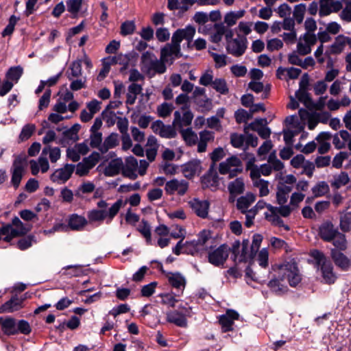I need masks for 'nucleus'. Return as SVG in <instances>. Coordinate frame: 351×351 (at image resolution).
<instances>
[{
	"instance_id": "1",
	"label": "nucleus",
	"mask_w": 351,
	"mask_h": 351,
	"mask_svg": "<svg viewBox=\"0 0 351 351\" xmlns=\"http://www.w3.org/2000/svg\"><path fill=\"white\" fill-rule=\"evenodd\" d=\"M304 194L300 192H295L291 195L289 204L279 207L269 206L268 211L265 212L264 214L265 219L271 224L278 227H282L286 230H289V227L284 223L280 217H289L291 212L304 200Z\"/></svg>"
},
{
	"instance_id": "2",
	"label": "nucleus",
	"mask_w": 351,
	"mask_h": 351,
	"mask_svg": "<svg viewBox=\"0 0 351 351\" xmlns=\"http://www.w3.org/2000/svg\"><path fill=\"white\" fill-rule=\"evenodd\" d=\"M124 204L123 201L119 199L108 208V204L105 200H99L97 203V208L87 212L88 223L101 225L104 220L107 223H111Z\"/></svg>"
},
{
	"instance_id": "3",
	"label": "nucleus",
	"mask_w": 351,
	"mask_h": 351,
	"mask_svg": "<svg viewBox=\"0 0 351 351\" xmlns=\"http://www.w3.org/2000/svg\"><path fill=\"white\" fill-rule=\"evenodd\" d=\"M214 239L211 237L209 230H203L201 231L197 239L191 241H186V245L191 247L190 254L194 255L195 253L208 251L213 248Z\"/></svg>"
},
{
	"instance_id": "4",
	"label": "nucleus",
	"mask_w": 351,
	"mask_h": 351,
	"mask_svg": "<svg viewBox=\"0 0 351 351\" xmlns=\"http://www.w3.org/2000/svg\"><path fill=\"white\" fill-rule=\"evenodd\" d=\"M280 280L285 279L291 287L297 286L301 281V276L297 264L293 261L287 262L280 268Z\"/></svg>"
},
{
	"instance_id": "5",
	"label": "nucleus",
	"mask_w": 351,
	"mask_h": 351,
	"mask_svg": "<svg viewBox=\"0 0 351 351\" xmlns=\"http://www.w3.org/2000/svg\"><path fill=\"white\" fill-rule=\"evenodd\" d=\"M347 7L348 0H320L319 15L323 17L332 13H340Z\"/></svg>"
},
{
	"instance_id": "6",
	"label": "nucleus",
	"mask_w": 351,
	"mask_h": 351,
	"mask_svg": "<svg viewBox=\"0 0 351 351\" xmlns=\"http://www.w3.org/2000/svg\"><path fill=\"white\" fill-rule=\"evenodd\" d=\"M191 307L180 305L177 310L167 313V321L179 327H186V317L191 315Z\"/></svg>"
},
{
	"instance_id": "7",
	"label": "nucleus",
	"mask_w": 351,
	"mask_h": 351,
	"mask_svg": "<svg viewBox=\"0 0 351 351\" xmlns=\"http://www.w3.org/2000/svg\"><path fill=\"white\" fill-rule=\"evenodd\" d=\"M189 188V183L184 179L173 178L165 183V191L169 195H184Z\"/></svg>"
},
{
	"instance_id": "8",
	"label": "nucleus",
	"mask_w": 351,
	"mask_h": 351,
	"mask_svg": "<svg viewBox=\"0 0 351 351\" xmlns=\"http://www.w3.org/2000/svg\"><path fill=\"white\" fill-rule=\"evenodd\" d=\"M208 262L216 267L222 266L226 261L230 248L226 244L221 245L216 249L209 250Z\"/></svg>"
},
{
	"instance_id": "9",
	"label": "nucleus",
	"mask_w": 351,
	"mask_h": 351,
	"mask_svg": "<svg viewBox=\"0 0 351 351\" xmlns=\"http://www.w3.org/2000/svg\"><path fill=\"white\" fill-rule=\"evenodd\" d=\"M25 172V162L21 157H17L13 162L10 169L12 175L10 184L15 189L20 186L21 180Z\"/></svg>"
},
{
	"instance_id": "10",
	"label": "nucleus",
	"mask_w": 351,
	"mask_h": 351,
	"mask_svg": "<svg viewBox=\"0 0 351 351\" xmlns=\"http://www.w3.org/2000/svg\"><path fill=\"white\" fill-rule=\"evenodd\" d=\"M75 165L65 164L62 167L56 169L50 176L51 182L58 184L66 183L75 171Z\"/></svg>"
},
{
	"instance_id": "11",
	"label": "nucleus",
	"mask_w": 351,
	"mask_h": 351,
	"mask_svg": "<svg viewBox=\"0 0 351 351\" xmlns=\"http://www.w3.org/2000/svg\"><path fill=\"white\" fill-rule=\"evenodd\" d=\"M219 170L221 174L229 173L230 178L234 177L242 171L241 161L237 156H231L219 164Z\"/></svg>"
},
{
	"instance_id": "12",
	"label": "nucleus",
	"mask_w": 351,
	"mask_h": 351,
	"mask_svg": "<svg viewBox=\"0 0 351 351\" xmlns=\"http://www.w3.org/2000/svg\"><path fill=\"white\" fill-rule=\"evenodd\" d=\"M317 42L315 34L305 33L300 36L297 44V51L300 55L305 56L311 53L312 47Z\"/></svg>"
},
{
	"instance_id": "13",
	"label": "nucleus",
	"mask_w": 351,
	"mask_h": 351,
	"mask_svg": "<svg viewBox=\"0 0 351 351\" xmlns=\"http://www.w3.org/2000/svg\"><path fill=\"white\" fill-rule=\"evenodd\" d=\"M247 48V39L244 36L238 35L236 38L232 40L226 44V50L235 57L242 56Z\"/></svg>"
},
{
	"instance_id": "14",
	"label": "nucleus",
	"mask_w": 351,
	"mask_h": 351,
	"mask_svg": "<svg viewBox=\"0 0 351 351\" xmlns=\"http://www.w3.org/2000/svg\"><path fill=\"white\" fill-rule=\"evenodd\" d=\"M262 175L265 176H269L272 171H278L284 168L283 163L277 158L276 152L270 153L267 159V163L261 165L259 167Z\"/></svg>"
},
{
	"instance_id": "15",
	"label": "nucleus",
	"mask_w": 351,
	"mask_h": 351,
	"mask_svg": "<svg viewBox=\"0 0 351 351\" xmlns=\"http://www.w3.org/2000/svg\"><path fill=\"white\" fill-rule=\"evenodd\" d=\"M180 45L177 43H173L167 44L163 48L161 49L160 56L161 59L166 62H171L176 58H178L181 56L180 53Z\"/></svg>"
},
{
	"instance_id": "16",
	"label": "nucleus",
	"mask_w": 351,
	"mask_h": 351,
	"mask_svg": "<svg viewBox=\"0 0 351 351\" xmlns=\"http://www.w3.org/2000/svg\"><path fill=\"white\" fill-rule=\"evenodd\" d=\"M195 34V28L191 25H188L185 28L177 29L173 34L171 39L173 43H177L179 45L183 40H185L187 41L188 47H189Z\"/></svg>"
},
{
	"instance_id": "17",
	"label": "nucleus",
	"mask_w": 351,
	"mask_h": 351,
	"mask_svg": "<svg viewBox=\"0 0 351 351\" xmlns=\"http://www.w3.org/2000/svg\"><path fill=\"white\" fill-rule=\"evenodd\" d=\"M182 115H181L180 112L178 110L174 112L173 125L178 130H184V127L190 125L193 119V114L191 110L185 108H182Z\"/></svg>"
},
{
	"instance_id": "18",
	"label": "nucleus",
	"mask_w": 351,
	"mask_h": 351,
	"mask_svg": "<svg viewBox=\"0 0 351 351\" xmlns=\"http://www.w3.org/2000/svg\"><path fill=\"white\" fill-rule=\"evenodd\" d=\"M190 208L198 217L205 219L208 215L210 203L206 199L193 198L189 202Z\"/></svg>"
},
{
	"instance_id": "19",
	"label": "nucleus",
	"mask_w": 351,
	"mask_h": 351,
	"mask_svg": "<svg viewBox=\"0 0 351 351\" xmlns=\"http://www.w3.org/2000/svg\"><path fill=\"white\" fill-rule=\"evenodd\" d=\"M240 242L236 241L232 246V252L234 256V261L239 263L247 262L249 259L253 258L256 254H251V248L242 247L241 252L239 253Z\"/></svg>"
},
{
	"instance_id": "20",
	"label": "nucleus",
	"mask_w": 351,
	"mask_h": 351,
	"mask_svg": "<svg viewBox=\"0 0 351 351\" xmlns=\"http://www.w3.org/2000/svg\"><path fill=\"white\" fill-rule=\"evenodd\" d=\"M202 171L201 162L199 160H192L182 166V173L188 179H192L198 176Z\"/></svg>"
},
{
	"instance_id": "21",
	"label": "nucleus",
	"mask_w": 351,
	"mask_h": 351,
	"mask_svg": "<svg viewBox=\"0 0 351 351\" xmlns=\"http://www.w3.org/2000/svg\"><path fill=\"white\" fill-rule=\"evenodd\" d=\"M220 184V179L217 172L214 169H210L202 178V184L204 188L216 191Z\"/></svg>"
},
{
	"instance_id": "22",
	"label": "nucleus",
	"mask_w": 351,
	"mask_h": 351,
	"mask_svg": "<svg viewBox=\"0 0 351 351\" xmlns=\"http://www.w3.org/2000/svg\"><path fill=\"white\" fill-rule=\"evenodd\" d=\"M239 313L234 310H228L226 314L220 316L219 324L223 332H226L232 330V326L234 320L239 319Z\"/></svg>"
},
{
	"instance_id": "23",
	"label": "nucleus",
	"mask_w": 351,
	"mask_h": 351,
	"mask_svg": "<svg viewBox=\"0 0 351 351\" xmlns=\"http://www.w3.org/2000/svg\"><path fill=\"white\" fill-rule=\"evenodd\" d=\"M331 258L338 267L343 271H347L350 266V260L341 251L331 249Z\"/></svg>"
},
{
	"instance_id": "24",
	"label": "nucleus",
	"mask_w": 351,
	"mask_h": 351,
	"mask_svg": "<svg viewBox=\"0 0 351 351\" xmlns=\"http://www.w3.org/2000/svg\"><path fill=\"white\" fill-rule=\"evenodd\" d=\"M138 161L133 157H128L125 160V164L123 165V175L131 180H135L137 176Z\"/></svg>"
},
{
	"instance_id": "25",
	"label": "nucleus",
	"mask_w": 351,
	"mask_h": 351,
	"mask_svg": "<svg viewBox=\"0 0 351 351\" xmlns=\"http://www.w3.org/2000/svg\"><path fill=\"white\" fill-rule=\"evenodd\" d=\"M228 189L230 193L229 201L234 202L235 197L243 193L245 191V184L243 179L237 178L234 180L230 182L228 185Z\"/></svg>"
},
{
	"instance_id": "26",
	"label": "nucleus",
	"mask_w": 351,
	"mask_h": 351,
	"mask_svg": "<svg viewBox=\"0 0 351 351\" xmlns=\"http://www.w3.org/2000/svg\"><path fill=\"white\" fill-rule=\"evenodd\" d=\"M339 232L338 230L334 225L329 221L322 223L319 230L320 237L325 241H332L337 234Z\"/></svg>"
},
{
	"instance_id": "27",
	"label": "nucleus",
	"mask_w": 351,
	"mask_h": 351,
	"mask_svg": "<svg viewBox=\"0 0 351 351\" xmlns=\"http://www.w3.org/2000/svg\"><path fill=\"white\" fill-rule=\"evenodd\" d=\"M255 199L256 195L252 193H247L245 195L241 196L237 199V207L242 213L245 215V221L250 210L249 207L255 202Z\"/></svg>"
},
{
	"instance_id": "28",
	"label": "nucleus",
	"mask_w": 351,
	"mask_h": 351,
	"mask_svg": "<svg viewBox=\"0 0 351 351\" xmlns=\"http://www.w3.org/2000/svg\"><path fill=\"white\" fill-rule=\"evenodd\" d=\"M1 330L6 335L17 334L16 322L14 318L7 317H0Z\"/></svg>"
},
{
	"instance_id": "29",
	"label": "nucleus",
	"mask_w": 351,
	"mask_h": 351,
	"mask_svg": "<svg viewBox=\"0 0 351 351\" xmlns=\"http://www.w3.org/2000/svg\"><path fill=\"white\" fill-rule=\"evenodd\" d=\"M267 120L265 119H256L249 125L248 128L253 131L257 132L261 138L266 139L269 137L271 134L269 128L264 126Z\"/></svg>"
},
{
	"instance_id": "30",
	"label": "nucleus",
	"mask_w": 351,
	"mask_h": 351,
	"mask_svg": "<svg viewBox=\"0 0 351 351\" xmlns=\"http://www.w3.org/2000/svg\"><path fill=\"white\" fill-rule=\"evenodd\" d=\"M87 224L88 221L84 216L72 214L69 217L68 226L72 230H82Z\"/></svg>"
},
{
	"instance_id": "31",
	"label": "nucleus",
	"mask_w": 351,
	"mask_h": 351,
	"mask_svg": "<svg viewBox=\"0 0 351 351\" xmlns=\"http://www.w3.org/2000/svg\"><path fill=\"white\" fill-rule=\"evenodd\" d=\"M332 135L328 132H322L317 137L316 141L319 144L318 152L321 154L328 152L330 147V141Z\"/></svg>"
},
{
	"instance_id": "32",
	"label": "nucleus",
	"mask_w": 351,
	"mask_h": 351,
	"mask_svg": "<svg viewBox=\"0 0 351 351\" xmlns=\"http://www.w3.org/2000/svg\"><path fill=\"white\" fill-rule=\"evenodd\" d=\"M143 90V84L138 83H131L128 87L125 103L128 105H133L137 98V95Z\"/></svg>"
},
{
	"instance_id": "33",
	"label": "nucleus",
	"mask_w": 351,
	"mask_h": 351,
	"mask_svg": "<svg viewBox=\"0 0 351 351\" xmlns=\"http://www.w3.org/2000/svg\"><path fill=\"white\" fill-rule=\"evenodd\" d=\"M293 187L284 184H278L276 191V201L280 206H286Z\"/></svg>"
},
{
	"instance_id": "34",
	"label": "nucleus",
	"mask_w": 351,
	"mask_h": 351,
	"mask_svg": "<svg viewBox=\"0 0 351 351\" xmlns=\"http://www.w3.org/2000/svg\"><path fill=\"white\" fill-rule=\"evenodd\" d=\"M346 45H349L351 47V38L344 36L343 35L338 36L330 47V51L332 53H340L344 49Z\"/></svg>"
},
{
	"instance_id": "35",
	"label": "nucleus",
	"mask_w": 351,
	"mask_h": 351,
	"mask_svg": "<svg viewBox=\"0 0 351 351\" xmlns=\"http://www.w3.org/2000/svg\"><path fill=\"white\" fill-rule=\"evenodd\" d=\"M322 276L326 283L332 284L336 280V275L333 272V266L330 261L324 263L320 267Z\"/></svg>"
},
{
	"instance_id": "36",
	"label": "nucleus",
	"mask_w": 351,
	"mask_h": 351,
	"mask_svg": "<svg viewBox=\"0 0 351 351\" xmlns=\"http://www.w3.org/2000/svg\"><path fill=\"white\" fill-rule=\"evenodd\" d=\"M123 163L121 158L112 160L106 167L104 173L108 176H114L123 171Z\"/></svg>"
},
{
	"instance_id": "37",
	"label": "nucleus",
	"mask_w": 351,
	"mask_h": 351,
	"mask_svg": "<svg viewBox=\"0 0 351 351\" xmlns=\"http://www.w3.org/2000/svg\"><path fill=\"white\" fill-rule=\"evenodd\" d=\"M271 206V204H267L263 200L258 201L254 207L250 209L247 215V220L245 222V225L250 228L252 223H253V219H254V217L256 216L258 210H262L265 208H267V211H268V206Z\"/></svg>"
},
{
	"instance_id": "38",
	"label": "nucleus",
	"mask_w": 351,
	"mask_h": 351,
	"mask_svg": "<svg viewBox=\"0 0 351 351\" xmlns=\"http://www.w3.org/2000/svg\"><path fill=\"white\" fill-rule=\"evenodd\" d=\"M22 300L13 297L1 306L0 313H12L18 311L22 308Z\"/></svg>"
},
{
	"instance_id": "39",
	"label": "nucleus",
	"mask_w": 351,
	"mask_h": 351,
	"mask_svg": "<svg viewBox=\"0 0 351 351\" xmlns=\"http://www.w3.org/2000/svg\"><path fill=\"white\" fill-rule=\"evenodd\" d=\"M119 144V136L117 133H112L106 137L99 147L102 154L106 153L110 149L114 148Z\"/></svg>"
},
{
	"instance_id": "40",
	"label": "nucleus",
	"mask_w": 351,
	"mask_h": 351,
	"mask_svg": "<svg viewBox=\"0 0 351 351\" xmlns=\"http://www.w3.org/2000/svg\"><path fill=\"white\" fill-rule=\"evenodd\" d=\"M226 32V26L220 23L213 25V31L210 35V40L214 43H219Z\"/></svg>"
},
{
	"instance_id": "41",
	"label": "nucleus",
	"mask_w": 351,
	"mask_h": 351,
	"mask_svg": "<svg viewBox=\"0 0 351 351\" xmlns=\"http://www.w3.org/2000/svg\"><path fill=\"white\" fill-rule=\"evenodd\" d=\"M66 74L69 80L80 77L82 74L81 61L75 60L71 62Z\"/></svg>"
},
{
	"instance_id": "42",
	"label": "nucleus",
	"mask_w": 351,
	"mask_h": 351,
	"mask_svg": "<svg viewBox=\"0 0 351 351\" xmlns=\"http://www.w3.org/2000/svg\"><path fill=\"white\" fill-rule=\"evenodd\" d=\"M169 284L176 289H184L186 285L185 278L179 273L171 274L168 277Z\"/></svg>"
},
{
	"instance_id": "43",
	"label": "nucleus",
	"mask_w": 351,
	"mask_h": 351,
	"mask_svg": "<svg viewBox=\"0 0 351 351\" xmlns=\"http://www.w3.org/2000/svg\"><path fill=\"white\" fill-rule=\"evenodd\" d=\"M47 154H49L50 161L55 163L60 159L61 151L59 147H52L50 145H47L43 148L42 155H47Z\"/></svg>"
},
{
	"instance_id": "44",
	"label": "nucleus",
	"mask_w": 351,
	"mask_h": 351,
	"mask_svg": "<svg viewBox=\"0 0 351 351\" xmlns=\"http://www.w3.org/2000/svg\"><path fill=\"white\" fill-rule=\"evenodd\" d=\"M183 139L188 145H194L197 142V136L191 128L179 130Z\"/></svg>"
},
{
	"instance_id": "45",
	"label": "nucleus",
	"mask_w": 351,
	"mask_h": 351,
	"mask_svg": "<svg viewBox=\"0 0 351 351\" xmlns=\"http://www.w3.org/2000/svg\"><path fill=\"white\" fill-rule=\"evenodd\" d=\"M18 232L14 230L10 224H5L1 227V239L5 242H10L16 237H18Z\"/></svg>"
},
{
	"instance_id": "46",
	"label": "nucleus",
	"mask_w": 351,
	"mask_h": 351,
	"mask_svg": "<svg viewBox=\"0 0 351 351\" xmlns=\"http://www.w3.org/2000/svg\"><path fill=\"white\" fill-rule=\"evenodd\" d=\"M244 14V10L229 12L224 16V23H226L228 27H232L236 24L238 19L243 16Z\"/></svg>"
},
{
	"instance_id": "47",
	"label": "nucleus",
	"mask_w": 351,
	"mask_h": 351,
	"mask_svg": "<svg viewBox=\"0 0 351 351\" xmlns=\"http://www.w3.org/2000/svg\"><path fill=\"white\" fill-rule=\"evenodd\" d=\"M156 59L154 54L149 51L143 53L141 56V64L143 69L150 73V69L153 66V63Z\"/></svg>"
},
{
	"instance_id": "48",
	"label": "nucleus",
	"mask_w": 351,
	"mask_h": 351,
	"mask_svg": "<svg viewBox=\"0 0 351 351\" xmlns=\"http://www.w3.org/2000/svg\"><path fill=\"white\" fill-rule=\"evenodd\" d=\"M335 249L339 251H344L347 249L348 243L345 234L338 232L337 236L332 240Z\"/></svg>"
},
{
	"instance_id": "49",
	"label": "nucleus",
	"mask_w": 351,
	"mask_h": 351,
	"mask_svg": "<svg viewBox=\"0 0 351 351\" xmlns=\"http://www.w3.org/2000/svg\"><path fill=\"white\" fill-rule=\"evenodd\" d=\"M339 226L345 232L351 230V212H346L341 215Z\"/></svg>"
},
{
	"instance_id": "50",
	"label": "nucleus",
	"mask_w": 351,
	"mask_h": 351,
	"mask_svg": "<svg viewBox=\"0 0 351 351\" xmlns=\"http://www.w3.org/2000/svg\"><path fill=\"white\" fill-rule=\"evenodd\" d=\"M213 88L221 95H226L229 92L226 82L224 79L217 78L212 83Z\"/></svg>"
},
{
	"instance_id": "51",
	"label": "nucleus",
	"mask_w": 351,
	"mask_h": 351,
	"mask_svg": "<svg viewBox=\"0 0 351 351\" xmlns=\"http://www.w3.org/2000/svg\"><path fill=\"white\" fill-rule=\"evenodd\" d=\"M306 10V7L304 3L298 4L294 7L293 15L294 20L298 23L300 24L302 23Z\"/></svg>"
},
{
	"instance_id": "52",
	"label": "nucleus",
	"mask_w": 351,
	"mask_h": 351,
	"mask_svg": "<svg viewBox=\"0 0 351 351\" xmlns=\"http://www.w3.org/2000/svg\"><path fill=\"white\" fill-rule=\"evenodd\" d=\"M269 182L265 180H258L253 184L254 186L258 189L261 197L267 196L269 193Z\"/></svg>"
},
{
	"instance_id": "53",
	"label": "nucleus",
	"mask_w": 351,
	"mask_h": 351,
	"mask_svg": "<svg viewBox=\"0 0 351 351\" xmlns=\"http://www.w3.org/2000/svg\"><path fill=\"white\" fill-rule=\"evenodd\" d=\"M138 230L141 233V234L146 239V242L147 244L151 243V228L149 224L143 220L141 223L138 225Z\"/></svg>"
},
{
	"instance_id": "54",
	"label": "nucleus",
	"mask_w": 351,
	"mask_h": 351,
	"mask_svg": "<svg viewBox=\"0 0 351 351\" xmlns=\"http://www.w3.org/2000/svg\"><path fill=\"white\" fill-rule=\"evenodd\" d=\"M256 261L262 268H267L269 265V252L266 248L262 249L257 254Z\"/></svg>"
},
{
	"instance_id": "55",
	"label": "nucleus",
	"mask_w": 351,
	"mask_h": 351,
	"mask_svg": "<svg viewBox=\"0 0 351 351\" xmlns=\"http://www.w3.org/2000/svg\"><path fill=\"white\" fill-rule=\"evenodd\" d=\"M23 73V69L18 66L11 67L6 73L8 80H12L15 82L19 80Z\"/></svg>"
},
{
	"instance_id": "56",
	"label": "nucleus",
	"mask_w": 351,
	"mask_h": 351,
	"mask_svg": "<svg viewBox=\"0 0 351 351\" xmlns=\"http://www.w3.org/2000/svg\"><path fill=\"white\" fill-rule=\"evenodd\" d=\"M349 182V177L346 173L342 172L334 178L332 186L336 189L345 186Z\"/></svg>"
},
{
	"instance_id": "57",
	"label": "nucleus",
	"mask_w": 351,
	"mask_h": 351,
	"mask_svg": "<svg viewBox=\"0 0 351 351\" xmlns=\"http://www.w3.org/2000/svg\"><path fill=\"white\" fill-rule=\"evenodd\" d=\"M295 97L298 101L303 103L306 107H308L311 104V97L305 88H300L296 91Z\"/></svg>"
},
{
	"instance_id": "58",
	"label": "nucleus",
	"mask_w": 351,
	"mask_h": 351,
	"mask_svg": "<svg viewBox=\"0 0 351 351\" xmlns=\"http://www.w3.org/2000/svg\"><path fill=\"white\" fill-rule=\"evenodd\" d=\"M100 158V154L97 152H93L88 157L84 158L82 161L85 162L88 168L90 170L98 163Z\"/></svg>"
},
{
	"instance_id": "59",
	"label": "nucleus",
	"mask_w": 351,
	"mask_h": 351,
	"mask_svg": "<svg viewBox=\"0 0 351 351\" xmlns=\"http://www.w3.org/2000/svg\"><path fill=\"white\" fill-rule=\"evenodd\" d=\"M19 20V17L16 16L15 15H12L9 19V23L8 25L5 27L2 32V36L5 37L7 36H10L14 30L16 24Z\"/></svg>"
},
{
	"instance_id": "60",
	"label": "nucleus",
	"mask_w": 351,
	"mask_h": 351,
	"mask_svg": "<svg viewBox=\"0 0 351 351\" xmlns=\"http://www.w3.org/2000/svg\"><path fill=\"white\" fill-rule=\"evenodd\" d=\"M269 287L275 293L281 294L287 291V287L281 284L280 280L272 279L268 283Z\"/></svg>"
},
{
	"instance_id": "61",
	"label": "nucleus",
	"mask_w": 351,
	"mask_h": 351,
	"mask_svg": "<svg viewBox=\"0 0 351 351\" xmlns=\"http://www.w3.org/2000/svg\"><path fill=\"white\" fill-rule=\"evenodd\" d=\"M176 130L177 128L174 127L173 124L172 125H164V127L162 128V131L159 135L162 138H173L177 135Z\"/></svg>"
},
{
	"instance_id": "62",
	"label": "nucleus",
	"mask_w": 351,
	"mask_h": 351,
	"mask_svg": "<svg viewBox=\"0 0 351 351\" xmlns=\"http://www.w3.org/2000/svg\"><path fill=\"white\" fill-rule=\"evenodd\" d=\"M216 68H221L225 66L228 64V57L225 54H218L217 53H210Z\"/></svg>"
},
{
	"instance_id": "63",
	"label": "nucleus",
	"mask_w": 351,
	"mask_h": 351,
	"mask_svg": "<svg viewBox=\"0 0 351 351\" xmlns=\"http://www.w3.org/2000/svg\"><path fill=\"white\" fill-rule=\"evenodd\" d=\"M102 134L100 132H90V145L93 148H98L102 145Z\"/></svg>"
},
{
	"instance_id": "64",
	"label": "nucleus",
	"mask_w": 351,
	"mask_h": 351,
	"mask_svg": "<svg viewBox=\"0 0 351 351\" xmlns=\"http://www.w3.org/2000/svg\"><path fill=\"white\" fill-rule=\"evenodd\" d=\"M136 28L135 23L133 21H127L121 25V34L123 36L130 35L134 33Z\"/></svg>"
}]
</instances>
